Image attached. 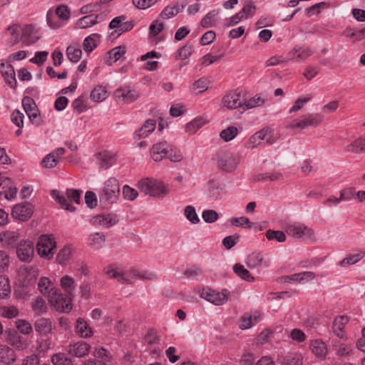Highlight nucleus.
Instances as JSON below:
<instances>
[{"instance_id": "51", "label": "nucleus", "mask_w": 365, "mask_h": 365, "mask_svg": "<svg viewBox=\"0 0 365 365\" xmlns=\"http://www.w3.org/2000/svg\"><path fill=\"white\" fill-rule=\"evenodd\" d=\"M263 257L259 252H253L247 258V265L250 268H255L262 262Z\"/></svg>"}, {"instance_id": "59", "label": "nucleus", "mask_w": 365, "mask_h": 365, "mask_svg": "<svg viewBox=\"0 0 365 365\" xmlns=\"http://www.w3.org/2000/svg\"><path fill=\"white\" fill-rule=\"evenodd\" d=\"M61 284L68 294L75 289L74 279L68 275H66L61 278Z\"/></svg>"}, {"instance_id": "3", "label": "nucleus", "mask_w": 365, "mask_h": 365, "mask_svg": "<svg viewBox=\"0 0 365 365\" xmlns=\"http://www.w3.org/2000/svg\"><path fill=\"white\" fill-rule=\"evenodd\" d=\"M138 187L146 195L160 197L168 192V190L161 182L145 178L138 182Z\"/></svg>"}, {"instance_id": "57", "label": "nucleus", "mask_w": 365, "mask_h": 365, "mask_svg": "<svg viewBox=\"0 0 365 365\" xmlns=\"http://www.w3.org/2000/svg\"><path fill=\"white\" fill-rule=\"evenodd\" d=\"M344 33L347 36L354 38L355 41H361L365 38V28L356 31H353L351 29H346Z\"/></svg>"}, {"instance_id": "35", "label": "nucleus", "mask_w": 365, "mask_h": 365, "mask_svg": "<svg viewBox=\"0 0 365 365\" xmlns=\"http://www.w3.org/2000/svg\"><path fill=\"white\" fill-rule=\"evenodd\" d=\"M71 256V248L69 246H64L59 250L56 255V261L59 264H65Z\"/></svg>"}, {"instance_id": "53", "label": "nucleus", "mask_w": 365, "mask_h": 365, "mask_svg": "<svg viewBox=\"0 0 365 365\" xmlns=\"http://www.w3.org/2000/svg\"><path fill=\"white\" fill-rule=\"evenodd\" d=\"M237 133L238 130L236 127L230 126L227 128L222 130L220 134V136L225 142H228L232 140L237 135Z\"/></svg>"}, {"instance_id": "28", "label": "nucleus", "mask_w": 365, "mask_h": 365, "mask_svg": "<svg viewBox=\"0 0 365 365\" xmlns=\"http://www.w3.org/2000/svg\"><path fill=\"white\" fill-rule=\"evenodd\" d=\"M51 195L53 198H54L61 205L62 208L71 212L75 210V207L68 203V200L63 194L61 193L60 191L53 190H51Z\"/></svg>"}, {"instance_id": "42", "label": "nucleus", "mask_w": 365, "mask_h": 365, "mask_svg": "<svg viewBox=\"0 0 365 365\" xmlns=\"http://www.w3.org/2000/svg\"><path fill=\"white\" fill-rule=\"evenodd\" d=\"M19 238V235L16 232H5L0 235V240L7 245H12L15 244Z\"/></svg>"}, {"instance_id": "40", "label": "nucleus", "mask_w": 365, "mask_h": 365, "mask_svg": "<svg viewBox=\"0 0 365 365\" xmlns=\"http://www.w3.org/2000/svg\"><path fill=\"white\" fill-rule=\"evenodd\" d=\"M31 307L34 312L38 315H41L47 312L46 302L41 297L36 298V299L31 304Z\"/></svg>"}, {"instance_id": "13", "label": "nucleus", "mask_w": 365, "mask_h": 365, "mask_svg": "<svg viewBox=\"0 0 365 365\" xmlns=\"http://www.w3.org/2000/svg\"><path fill=\"white\" fill-rule=\"evenodd\" d=\"M6 340L17 350H24L27 348V341L19 335L18 332L13 329L6 330Z\"/></svg>"}, {"instance_id": "47", "label": "nucleus", "mask_w": 365, "mask_h": 365, "mask_svg": "<svg viewBox=\"0 0 365 365\" xmlns=\"http://www.w3.org/2000/svg\"><path fill=\"white\" fill-rule=\"evenodd\" d=\"M264 103V100L262 99L259 96H255L252 98L249 99L248 101H245L242 103V108L243 110H247L252 108H255L256 106H260L263 105Z\"/></svg>"}, {"instance_id": "1", "label": "nucleus", "mask_w": 365, "mask_h": 365, "mask_svg": "<svg viewBox=\"0 0 365 365\" xmlns=\"http://www.w3.org/2000/svg\"><path fill=\"white\" fill-rule=\"evenodd\" d=\"M120 195V185L117 179L110 178L104 182L99 193V202L104 207L115 203Z\"/></svg>"}, {"instance_id": "14", "label": "nucleus", "mask_w": 365, "mask_h": 365, "mask_svg": "<svg viewBox=\"0 0 365 365\" xmlns=\"http://www.w3.org/2000/svg\"><path fill=\"white\" fill-rule=\"evenodd\" d=\"M19 277L22 278L24 286L27 287L35 283L38 275V272L37 269L31 266H26L21 267L19 269Z\"/></svg>"}, {"instance_id": "55", "label": "nucleus", "mask_w": 365, "mask_h": 365, "mask_svg": "<svg viewBox=\"0 0 365 365\" xmlns=\"http://www.w3.org/2000/svg\"><path fill=\"white\" fill-rule=\"evenodd\" d=\"M20 26L14 24L8 27L7 30L11 31V39L8 41L9 46H14L20 41L19 29Z\"/></svg>"}, {"instance_id": "10", "label": "nucleus", "mask_w": 365, "mask_h": 365, "mask_svg": "<svg viewBox=\"0 0 365 365\" xmlns=\"http://www.w3.org/2000/svg\"><path fill=\"white\" fill-rule=\"evenodd\" d=\"M229 292L223 289L222 292H217L212 289H203L202 296L208 302L215 304L222 305L228 300Z\"/></svg>"}, {"instance_id": "48", "label": "nucleus", "mask_w": 365, "mask_h": 365, "mask_svg": "<svg viewBox=\"0 0 365 365\" xmlns=\"http://www.w3.org/2000/svg\"><path fill=\"white\" fill-rule=\"evenodd\" d=\"M284 365H302V358L297 353L289 354L284 359Z\"/></svg>"}, {"instance_id": "2", "label": "nucleus", "mask_w": 365, "mask_h": 365, "mask_svg": "<svg viewBox=\"0 0 365 365\" xmlns=\"http://www.w3.org/2000/svg\"><path fill=\"white\" fill-rule=\"evenodd\" d=\"M56 244L55 237L52 235H41L36 245L37 252L41 257L51 259L53 257Z\"/></svg>"}, {"instance_id": "49", "label": "nucleus", "mask_w": 365, "mask_h": 365, "mask_svg": "<svg viewBox=\"0 0 365 365\" xmlns=\"http://www.w3.org/2000/svg\"><path fill=\"white\" fill-rule=\"evenodd\" d=\"M364 257V255L361 253H357L355 255H350L348 257L344 258L341 261L339 262V265L341 267H347L351 264H354L361 260Z\"/></svg>"}, {"instance_id": "16", "label": "nucleus", "mask_w": 365, "mask_h": 365, "mask_svg": "<svg viewBox=\"0 0 365 365\" xmlns=\"http://www.w3.org/2000/svg\"><path fill=\"white\" fill-rule=\"evenodd\" d=\"M90 349V344L81 341L73 344H70L67 348V351L73 356L83 357L88 354Z\"/></svg>"}, {"instance_id": "56", "label": "nucleus", "mask_w": 365, "mask_h": 365, "mask_svg": "<svg viewBox=\"0 0 365 365\" xmlns=\"http://www.w3.org/2000/svg\"><path fill=\"white\" fill-rule=\"evenodd\" d=\"M185 215L186 218L192 224H197L200 222V219L196 213L193 206L187 205L185 209Z\"/></svg>"}, {"instance_id": "36", "label": "nucleus", "mask_w": 365, "mask_h": 365, "mask_svg": "<svg viewBox=\"0 0 365 365\" xmlns=\"http://www.w3.org/2000/svg\"><path fill=\"white\" fill-rule=\"evenodd\" d=\"M76 332L80 334L82 337H88L92 335L91 329L88 327L86 322L79 318L77 319V325L76 327Z\"/></svg>"}, {"instance_id": "45", "label": "nucleus", "mask_w": 365, "mask_h": 365, "mask_svg": "<svg viewBox=\"0 0 365 365\" xmlns=\"http://www.w3.org/2000/svg\"><path fill=\"white\" fill-rule=\"evenodd\" d=\"M66 55L71 61L76 63L81 58L82 51L81 48L69 46L66 49Z\"/></svg>"}, {"instance_id": "26", "label": "nucleus", "mask_w": 365, "mask_h": 365, "mask_svg": "<svg viewBox=\"0 0 365 365\" xmlns=\"http://www.w3.org/2000/svg\"><path fill=\"white\" fill-rule=\"evenodd\" d=\"M126 51L125 46H119L110 50L107 54L109 56V59L106 61L108 65H112L113 63L116 62Z\"/></svg>"}, {"instance_id": "19", "label": "nucleus", "mask_w": 365, "mask_h": 365, "mask_svg": "<svg viewBox=\"0 0 365 365\" xmlns=\"http://www.w3.org/2000/svg\"><path fill=\"white\" fill-rule=\"evenodd\" d=\"M168 153V145L166 141L155 143L150 150V155L155 161H160Z\"/></svg>"}, {"instance_id": "9", "label": "nucleus", "mask_w": 365, "mask_h": 365, "mask_svg": "<svg viewBox=\"0 0 365 365\" xmlns=\"http://www.w3.org/2000/svg\"><path fill=\"white\" fill-rule=\"evenodd\" d=\"M16 255L20 260L30 262L34 255V243L30 240L20 242L16 247Z\"/></svg>"}, {"instance_id": "15", "label": "nucleus", "mask_w": 365, "mask_h": 365, "mask_svg": "<svg viewBox=\"0 0 365 365\" xmlns=\"http://www.w3.org/2000/svg\"><path fill=\"white\" fill-rule=\"evenodd\" d=\"M222 103L229 109L242 107V103L240 101V93L236 91H230L222 98Z\"/></svg>"}, {"instance_id": "30", "label": "nucleus", "mask_w": 365, "mask_h": 365, "mask_svg": "<svg viewBox=\"0 0 365 365\" xmlns=\"http://www.w3.org/2000/svg\"><path fill=\"white\" fill-rule=\"evenodd\" d=\"M314 277L315 274L312 272H303L301 273H297L289 276H285L283 278L284 279V282H288L287 279H289L299 282H302L304 279H306L307 281L311 280L313 278H314Z\"/></svg>"}, {"instance_id": "52", "label": "nucleus", "mask_w": 365, "mask_h": 365, "mask_svg": "<svg viewBox=\"0 0 365 365\" xmlns=\"http://www.w3.org/2000/svg\"><path fill=\"white\" fill-rule=\"evenodd\" d=\"M219 14V10H213L207 13L201 20L200 24L205 29L210 28L212 26L215 17Z\"/></svg>"}, {"instance_id": "44", "label": "nucleus", "mask_w": 365, "mask_h": 365, "mask_svg": "<svg viewBox=\"0 0 365 365\" xmlns=\"http://www.w3.org/2000/svg\"><path fill=\"white\" fill-rule=\"evenodd\" d=\"M266 237L269 240H275L279 242H283L287 239L286 235L283 231L273 230H268L266 232Z\"/></svg>"}, {"instance_id": "60", "label": "nucleus", "mask_w": 365, "mask_h": 365, "mask_svg": "<svg viewBox=\"0 0 365 365\" xmlns=\"http://www.w3.org/2000/svg\"><path fill=\"white\" fill-rule=\"evenodd\" d=\"M180 11V9L178 8V6H166L165 9L162 11L160 13V16L163 19H168L174 16H175L177 14H178Z\"/></svg>"}, {"instance_id": "24", "label": "nucleus", "mask_w": 365, "mask_h": 365, "mask_svg": "<svg viewBox=\"0 0 365 365\" xmlns=\"http://www.w3.org/2000/svg\"><path fill=\"white\" fill-rule=\"evenodd\" d=\"M156 127V120L153 119L147 120L140 128L135 132L138 139L146 138L150 133L153 132Z\"/></svg>"}, {"instance_id": "50", "label": "nucleus", "mask_w": 365, "mask_h": 365, "mask_svg": "<svg viewBox=\"0 0 365 365\" xmlns=\"http://www.w3.org/2000/svg\"><path fill=\"white\" fill-rule=\"evenodd\" d=\"M51 361L54 365H73L71 359L68 358L63 353H58L53 355Z\"/></svg>"}, {"instance_id": "62", "label": "nucleus", "mask_w": 365, "mask_h": 365, "mask_svg": "<svg viewBox=\"0 0 365 365\" xmlns=\"http://www.w3.org/2000/svg\"><path fill=\"white\" fill-rule=\"evenodd\" d=\"M231 224L236 227H243L247 225L248 228H252L254 223L250 222L246 217H234L231 220Z\"/></svg>"}, {"instance_id": "21", "label": "nucleus", "mask_w": 365, "mask_h": 365, "mask_svg": "<svg viewBox=\"0 0 365 365\" xmlns=\"http://www.w3.org/2000/svg\"><path fill=\"white\" fill-rule=\"evenodd\" d=\"M118 222L116 216L110 214L96 215L93 219L95 225H101L105 227H110Z\"/></svg>"}, {"instance_id": "33", "label": "nucleus", "mask_w": 365, "mask_h": 365, "mask_svg": "<svg viewBox=\"0 0 365 365\" xmlns=\"http://www.w3.org/2000/svg\"><path fill=\"white\" fill-rule=\"evenodd\" d=\"M97 158L100 161V167L106 170L115 163L114 158L106 152H99Z\"/></svg>"}, {"instance_id": "5", "label": "nucleus", "mask_w": 365, "mask_h": 365, "mask_svg": "<svg viewBox=\"0 0 365 365\" xmlns=\"http://www.w3.org/2000/svg\"><path fill=\"white\" fill-rule=\"evenodd\" d=\"M34 206L29 202H24L15 205L11 210V216L19 221L25 222L29 220L33 215Z\"/></svg>"}, {"instance_id": "18", "label": "nucleus", "mask_w": 365, "mask_h": 365, "mask_svg": "<svg viewBox=\"0 0 365 365\" xmlns=\"http://www.w3.org/2000/svg\"><path fill=\"white\" fill-rule=\"evenodd\" d=\"M0 71L2 73V76L4 78L6 83L11 88H16V80L14 67L11 64H7L5 66L4 63L2 62L0 63Z\"/></svg>"}, {"instance_id": "23", "label": "nucleus", "mask_w": 365, "mask_h": 365, "mask_svg": "<svg viewBox=\"0 0 365 365\" xmlns=\"http://www.w3.org/2000/svg\"><path fill=\"white\" fill-rule=\"evenodd\" d=\"M99 15L90 14L86 15L79 19L76 24V27L80 29H86L98 24V19Z\"/></svg>"}, {"instance_id": "38", "label": "nucleus", "mask_w": 365, "mask_h": 365, "mask_svg": "<svg viewBox=\"0 0 365 365\" xmlns=\"http://www.w3.org/2000/svg\"><path fill=\"white\" fill-rule=\"evenodd\" d=\"M94 37H97V38H100L101 35L98 34H93L84 39L83 43V47L86 52L90 53L95 48L97 47V43H96V40L94 39Z\"/></svg>"}, {"instance_id": "22", "label": "nucleus", "mask_w": 365, "mask_h": 365, "mask_svg": "<svg viewBox=\"0 0 365 365\" xmlns=\"http://www.w3.org/2000/svg\"><path fill=\"white\" fill-rule=\"evenodd\" d=\"M16 356L14 351L9 346L0 344V361L9 365L16 361Z\"/></svg>"}, {"instance_id": "43", "label": "nucleus", "mask_w": 365, "mask_h": 365, "mask_svg": "<svg viewBox=\"0 0 365 365\" xmlns=\"http://www.w3.org/2000/svg\"><path fill=\"white\" fill-rule=\"evenodd\" d=\"M208 196L212 200H217L222 196V188L209 181Z\"/></svg>"}, {"instance_id": "37", "label": "nucleus", "mask_w": 365, "mask_h": 365, "mask_svg": "<svg viewBox=\"0 0 365 365\" xmlns=\"http://www.w3.org/2000/svg\"><path fill=\"white\" fill-rule=\"evenodd\" d=\"M107 98V91L101 86H97L93 89L91 93V99L95 102H101Z\"/></svg>"}, {"instance_id": "29", "label": "nucleus", "mask_w": 365, "mask_h": 365, "mask_svg": "<svg viewBox=\"0 0 365 365\" xmlns=\"http://www.w3.org/2000/svg\"><path fill=\"white\" fill-rule=\"evenodd\" d=\"M233 271L239 277L247 282H253L255 279L249 270L240 263H237L233 266Z\"/></svg>"}, {"instance_id": "6", "label": "nucleus", "mask_w": 365, "mask_h": 365, "mask_svg": "<svg viewBox=\"0 0 365 365\" xmlns=\"http://www.w3.org/2000/svg\"><path fill=\"white\" fill-rule=\"evenodd\" d=\"M240 163V156L230 153H225L219 156L217 166L225 172L235 170Z\"/></svg>"}, {"instance_id": "20", "label": "nucleus", "mask_w": 365, "mask_h": 365, "mask_svg": "<svg viewBox=\"0 0 365 365\" xmlns=\"http://www.w3.org/2000/svg\"><path fill=\"white\" fill-rule=\"evenodd\" d=\"M21 38L24 44L29 46L34 43L39 39V36L36 34L34 26L32 24H28L21 30Z\"/></svg>"}, {"instance_id": "32", "label": "nucleus", "mask_w": 365, "mask_h": 365, "mask_svg": "<svg viewBox=\"0 0 365 365\" xmlns=\"http://www.w3.org/2000/svg\"><path fill=\"white\" fill-rule=\"evenodd\" d=\"M346 151L354 153L365 152V139L359 138L354 140L346 146Z\"/></svg>"}, {"instance_id": "4", "label": "nucleus", "mask_w": 365, "mask_h": 365, "mask_svg": "<svg viewBox=\"0 0 365 365\" xmlns=\"http://www.w3.org/2000/svg\"><path fill=\"white\" fill-rule=\"evenodd\" d=\"M48 301L51 305L58 311L68 312L71 309L70 299L56 289L52 288L48 291Z\"/></svg>"}, {"instance_id": "46", "label": "nucleus", "mask_w": 365, "mask_h": 365, "mask_svg": "<svg viewBox=\"0 0 365 365\" xmlns=\"http://www.w3.org/2000/svg\"><path fill=\"white\" fill-rule=\"evenodd\" d=\"M264 137V130H261L255 133L250 138L248 142L246 143V147L247 148H256L257 145L260 144L261 140L263 139Z\"/></svg>"}, {"instance_id": "31", "label": "nucleus", "mask_w": 365, "mask_h": 365, "mask_svg": "<svg viewBox=\"0 0 365 365\" xmlns=\"http://www.w3.org/2000/svg\"><path fill=\"white\" fill-rule=\"evenodd\" d=\"M260 317L259 312H255L252 315L245 314L242 317L240 328L245 329L252 327L253 322H257Z\"/></svg>"}, {"instance_id": "41", "label": "nucleus", "mask_w": 365, "mask_h": 365, "mask_svg": "<svg viewBox=\"0 0 365 365\" xmlns=\"http://www.w3.org/2000/svg\"><path fill=\"white\" fill-rule=\"evenodd\" d=\"M312 351L317 356L324 357L327 354L325 344L322 341L316 340L312 344Z\"/></svg>"}, {"instance_id": "54", "label": "nucleus", "mask_w": 365, "mask_h": 365, "mask_svg": "<svg viewBox=\"0 0 365 365\" xmlns=\"http://www.w3.org/2000/svg\"><path fill=\"white\" fill-rule=\"evenodd\" d=\"M178 56L176 59L185 60L188 58L192 53V45L187 43L178 51Z\"/></svg>"}, {"instance_id": "17", "label": "nucleus", "mask_w": 365, "mask_h": 365, "mask_svg": "<svg viewBox=\"0 0 365 365\" xmlns=\"http://www.w3.org/2000/svg\"><path fill=\"white\" fill-rule=\"evenodd\" d=\"M114 95L115 98L121 99L124 103H130L139 97L138 91L131 90L129 88H118L115 91Z\"/></svg>"}, {"instance_id": "8", "label": "nucleus", "mask_w": 365, "mask_h": 365, "mask_svg": "<svg viewBox=\"0 0 365 365\" xmlns=\"http://www.w3.org/2000/svg\"><path fill=\"white\" fill-rule=\"evenodd\" d=\"M287 233L299 239H312L314 237V232L312 229L304 225H292L286 229Z\"/></svg>"}, {"instance_id": "27", "label": "nucleus", "mask_w": 365, "mask_h": 365, "mask_svg": "<svg viewBox=\"0 0 365 365\" xmlns=\"http://www.w3.org/2000/svg\"><path fill=\"white\" fill-rule=\"evenodd\" d=\"M348 322V318L344 316H339L335 318L333 322V330L338 337H342L345 324Z\"/></svg>"}, {"instance_id": "34", "label": "nucleus", "mask_w": 365, "mask_h": 365, "mask_svg": "<svg viewBox=\"0 0 365 365\" xmlns=\"http://www.w3.org/2000/svg\"><path fill=\"white\" fill-rule=\"evenodd\" d=\"M206 121L201 117L196 118L185 126V131L189 134H194L197 132Z\"/></svg>"}, {"instance_id": "12", "label": "nucleus", "mask_w": 365, "mask_h": 365, "mask_svg": "<svg viewBox=\"0 0 365 365\" xmlns=\"http://www.w3.org/2000/svg\"><path fill=\"white\" fill-rule=\"evenodd\" d=\"M17 194L16 187L11 185V180L9 178H0V198L4 197L8 200L14 199Z\"/></svg>"}, {"instance_id": "63", "label": "nucleus", "mask_w": 365, "mask_h": 365, "mask_svg": "<svg viewBox=\"0 0 365 365\" xmlns=\"http://www.w3.org/2000/svg\"><path fill=\"white\" fill-rule=\"evenodd\" d=\"M56 14L59 19L66 21L69 19L71 13L66 5L61 4L56 8Z\"/></svg>"}, {"instance_id": "7", "label": "nucleus", "mask_w": 365, "mask_h": 365, "mask_svg": "<svg viewBox=\"0 0 365 365\" xmlns=\"http://www.w3.org/2000/svg\"><path fill=\"white\" fill-rule=\"evenodd\" d=\"M324 116L320 113L307 115L303 120L287 125V128H299L301 130L307 127H316L322 123Z\"/></svg>"}, {"instance_id": "39", "label": "nucleus", "mask_w": 365, "mask_h": 365, "mask_svg": "<svg viewBox=\"0 0 365 365\" xmlns=\"http://www.w3.org/2000/svg\"><path fill=\"white\" fill-rule=\"evenodd\" d=\"M11 293L9 278L6 275H0V298H4Z\"/></svg>"}, {"instance_id": "64", "label": "nucleus", "mask_w": 365, "mask_h": 365, "mask_svg": "<svg viewBox=\"0 0 365 365\" xmlns=\"http://www.w3.org/2000/svg\"><path fill=\"white\" fill-rule=\"evenodd\" d=\"M85 202L90 208H94L98 205L96 195L93 191H87L85 195Z\"/></svg>"}, {"instance_id": "61", "label": "nucleus", "mask_w": 365, "mask_h": 365, "mask_svg": "<svg viewBox=\"0 0 365 365\" xmlns=\"http://www.w3.org/2000/svg\"><path fill=\"white\" fill-rule=\"evenodd\" d=\"M92 236V245L95 249L103 247L105 244L106 237L103 233L96 232Z\"/></svg>"}, {"instance_id": "11", "label": "nucleus", "mask_w": 365, "mask_h": 365, "mask_svg": "<svg viewBox=\"0 0 365 365\" xmlns=\"http://www.w3.org/2000/svg\"><path fill=\"white\" fill-rule=\"evenodd\" d=\"M34 330L41 336H47L52 333L55 326L51 319L39 317L34 323Z\"/></svg>"}, {"instance_id": "58", "label": "nucleus", "mask_w": 365, "mask_h": 365, "mask_svg": "<svg viewBox=\"0 0 365 365\" xmlns=\"http://www.w3.org/2000/svg\"><path fill=\"white\" fill-rule=\"evenodd\" d=\"M16 327L24 334H29L33 330V326L29 322L22 319L16 322Z\"/></svg>"}, {"instance_id": "25", "label": "nucleus", "mask_w": 365, "mask_h": 365, "mask_svg": "<svg viewBox=\"0 0 365 365\" xmlns=\"http://www.w3.org/2000/svg\"><path fill=\"white\" fill-rule=\"evenodd\" d=\"M313 51L309 48H294L292 51L289 52V58H295L298 61H304L308 57L312 56Z\"/></svg>"}]
</instances>
